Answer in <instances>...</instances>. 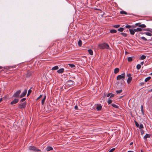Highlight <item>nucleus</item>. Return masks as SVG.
Here are the masks:
<instances>
[{
  "label": "nucleus",
  "mask_w": 152,
  "mask_h": 152,
  "mask_svg": "<svg viewBox=\"0 0 152 152\" xmlns=\"http://www.w3.org/2000/svg\"><path fill=\"white\" fill-rule=\"evenodd\" d=\"M119 71V69L118 68H116L114 70V73H117Z\"/></svg>",
  "instance_id": "18"
},
{
  "label": "nucleus",
  "mask_w": 152,
  "mask_h": 152,
  "mask_svg": "<svg viewBox=\"0 0 152 152\" xmlns=\"http://www.w3.org/2000/svg\"><path fill=\"white\" fill-rule=\"evenodd\" d=\"M127 152H133V151H129Z\"/></svg>",
  "instance_id": "52"
},
{
  "label": "nucleus",
  "mask_w": 152,
  "mask_h": 152,
  "mask_svg": "<svg viewBox=\"0 0 152 152\" xmlns=\"http://www.w3.org/2000/svg\"><path fill=\"white\" fill-rule=\"evenodd\" d=\"M114 96V94H113L111 93V94H110V98H111V97H113Z\"/></svg>",
  "instance_id": "43"
},
{
  "label": "nucleus",
  "mask_w": 152,
  "mask_h": 152,
  "mask_svg": "<svg viewBox=\"0 0 152 152\" xmlns=\"http://www.w3.org/2000/svg\"><path fill=\"white\" fill-rule=\"evenodd\" d=\"M125 73H124L122 74L121 75H118L117 77V79L118 80H120L121 79L123 80L125 78Z\"/></svg>",
  "instance_id": "2"
},
{
  "label": "nucleus",
  "mask_w": 152,
  "mask_h": 152,
  "mask_svg": "<svg viewBox=\"0 0 152 152\" xmlns=\"http://www.w3.org/2000/svg\"><path fill=\"white\" fill-rule=\"evenodd\" d=\"M115 148H113L109 151V152H113L115 150Z\"/></svg>",
  "instance_id": "36"
},
{
  "label": "nucleus",
  "mask_w": 152,
  "mask_h": 152,
  "mask_svg": "<svg viewBox=\"0 0 152 152\" xmlns=\"http://www.w3.org/2000/svg\"><path fill=\"white\" fill-rule=\"evenodd\" d=\"M121 34L123 35V36L124 37H126L127 36V34L126 33H121Z\"/></svg>",
  "instance_id": "33"
},
{
  "label": "nucleus",
  "mask_w": 152,
  "mask_h": 152,
  "mask_svg": "<svg viewBox=\"0 0 152 152\" xmlns=\"http://www.w3.org/2000/svg\"><path fill=\"white\" fill-rule=\"evenodd\" d=\"M58 69V67L57 66H55L53 67L52 69V70H57Z\"/></svg>",
  "instance_id": "14"
},
{
  "label": "nucleus",
  "mask_w": 152,
  "mask_h": 152,
  "mask_svg": "<svg viewBox=\"0 0 152 152\" xmlns=\"http://www.w3.org/2000/svg\"><path fill=\"white\" fill-rule=\"evenodd\" d=\"M133 144V142H131L130 143V145H132Z\"/></svg>",
  "instance_id": "47"
},
{
  "label": "nucleus",
  "mask_w": 152,
  "mask_h": 152,
  "mask_svg": "<svg viewBox=\"0 0 152 152\" xmlns=\"http://www.w3.org/2000/svg\"><path fill=\"white\" fill-rule=\"evenodd\" d=\"M140 64L142 65H143V64L144 62H141L140 63Z\"/></svg>",
  "instance_id": "46"
},
{
  "label": "nucleus",
  "mask_w": 152,
  "mask_h": 152,
  "mask_svg": "<svg viewBox=\"0 0 152 152\" xmlns=\"http://www.w3.org/2000/svg\"><path fill=\"white\" fill-rule=\"evenodd\" d=\"M31 89H29L28 90V93L27 95V96H28L31 92Z\"/></svg>",
  "instance_id": "32"
},
{
  "label": "nucleus",
  "mask_w": 152,
  "mask_h": 152,
  "mask_svg": "<svg viewBox=\"0 0 152 152\" xmlns=\"http://www.w3.org/2000/svg\"><path fill=\"white\" fill-rule=\"evenodd\" d=\"M26 105V103L25 102H24L20 104L19 105V107L20 109H22L25 108Z\"/></svg>",
  "instance_id": "5"
},
{
  "label": "nucleus",
  "mask_w": 152,
  "mask_h": 152,
  "mask_svg": "<svg viewBox=\"0 0 152 152\" xmlns=\"http://www.w3.org/2000/svg\"><path fill=\"white\" fill-rule=\"evenodd\" d=\"M142 133H143V132H141V134H142Z\"/></svg>",
  "instance_id": "57"
},
{
  "label": "nucleus",
  "mask_w": 152,
  "mask_h": 152,
  "mask_svg": "<svg viewBox=\"0 0 152 152\" xmlns=\"http://www.w3.org/2000/svg\"><path fill=\"white\" fill-rule=\"evenodd\" d=\"M69 65L71 68H75V65L73 64H69Z\"/></svg>",
  "instance_id": "28"
},
{
  "label": "nucleus",
  "mask_w": 152,
  "mask_h": 152,
  "mask_svg": "<svg viewBox=\"0 0 152 152\" xmlns=\"http://www.w3.org/2000/svg\"><path fill=\"white\" fill-rule=\"evenodd\" d=\"M129 31L130 32V33L131 35H133L135 33V31H134V29H129Z\"/></svg>",
  "instance_id": "11"
},
{
  "label": "nucleus",
  "mask_w": 152,
  "mask_h": 152,
  "mask_svg": "<svg viewBox=\"0 0 152 152\" xmlns=\"http://www.w3.org/2000/svg\"><path fill=\"white\" fill-rule=\"evenodd\" d=\"M122 90H120L116 91V92L117 94H119L121 93L122 92Z\"/></svg>",
  "instance_id": "22"
},
{
  "label": "nucleus",
  "mask_w": 152,
  "mask_h": 152,
  "mask_svg": "<svg viewBox=\"0 0 152 152\" xmlns=\"http://www.w3.org/2000/svg\"><path fill=\"white\" fill-rule=\"evenodd\" d=\"M135 124L136 126L137 127H138L139 126V124L136 121H135Z\"/></svg>",
  "instance_id": "40"
},
{
  "label": "nucleus",
  "mask_w": 152,
  "mask_h": 152,
  "mask_svg": "<svg viewBox=\"0 0 152 152\" xmlns=\"http://www.w3.org/2000/svg\"><path fill=\"white\" fill-rule=\"evenodd\" d=\"M39 98H40L39 97L37 99V100H38L39 99Z\"/></svg>",
  "instance_id": "54"
},
{
  "label": "nucleus",
  "mask_w": 152,
  "mask_h": 152,
  "mask_svg": "<svg viewBox=\"0 0 152 152\" xmlns=\"http://www.w3.org/2000/svg\"><path fill=\"white\" fill-rule=\"evenodd\" d=\"M112 102V101L110 99H108V101H107V103H108V104H111Z\"/></svg>",
  "instance_id": "34"
},
{
  "label": "nucleus",
  "mask_w": 152,
  "mask_h": 152,
  "mask_svg": "<svg viewBox=\"0 0 152 152\" xmlns=\"http://www.w3.org/2000/svg\"><path fill=\"white\" fill-rule=\"evenodd\" d=\"M112 105L114 107H115V108H117L118 107V106H117V105H116V104H112Z\"/></svg>",
  "instance_id": "31"
},
{
  "label": "nucleus",
  "mask_w": 152,
  "mask_h": 152,
  "mask_svg": "<svg viewBox=\"0 0 152 152\" xmlns=\"http://www.w3.org/2000/svg\"><path fill=\"white\" fill-rule=\"evenodd\" d=\"M78 45L80 47L82 45V41L80 40H79L78 42Z\"/></svg>",
  "instance_id": "27"
},
{
  "label": "nucleus",
  "mask_w": 152,
  "mask_h": 152,
  "mask_svg": "<svg viewBox=\"0 0 152 152\" xmlns=\"http://www.w3.org/2000/svg\"><path fill=\"white\" fill-rule=\"evenodd\" d=\"M141 107V110H142V109H143L142 106V105Z\"/></svg>",
  "instance_id": "53"
},
{
  "label": "nucleus",
  "mask_w": 152,
  "mask_h": 152,
  "mask_svg": "<svg viewBox=\"0 0 152 152\" xmlns=\"http://www.w3.org/2000/svg\"><path fill=\"white\" fill-rule=\"evenodd\" d=\"M119 25H115L113 26V27L115 28H117L119 27Z\"/></svg>",
  "instance_id": "35"
},
{
  "label": "nucleus",
  "mask_w": 152,
  "mask_h": 152,
  "mask_svg": "<svg viewBox=\"0 0 152 152\" xmlns=\"http://www.w3.org/2000/svg\"><path fill=\"white\" fill-rule=\"evenodd\" d=\"M70 82H72V81H70Z\"/></svg>",
  "instance_id": "59"
},
{
  "label": "nucleus",
  "mask_w": 152,
  "mask_h": 152,
  "mask_svg": "<svg viewBox=\"0 0 152 152\" xmlns=\"http://www.w3.org/2000/svg\"><path fill=\"white\" fill-rule=\"evenodd\" d=\"M28 149L30 150L36 152H38L40 151V150L39 149L33 146H29Z\"/></svg>",
  "instance_id": "3"
},
{
  "label": "nucleus",
  "mask_w": 152,
  "mask_h": 152,
  "mask_svg": "<svg viewBox=\"0 0 152 152\" xmlns=\"http://www.w3.org/2000/svg\"><path fill=\"white\" fill-rule=\"evenodd\" d=\"M120 13L121 14H122V15H127V13L126 12L124 11H121L120 12Z\"/></svg>",
  "instance_id": "16"
},
{
  "label": "nucleus",
  "mask_w": 152,
  "mask_h": 152,
  "mask_svg": "<svg viewBox=\"0 0 152 152\" xmlns=\"http://www.w3.org/2000/svg\"><path fill=\"white\" fill-rule=\"evenodd\" d=\"M151 78V77H148L147 78H146L145 79V82H147V81H149Z\"/></svg>",
  "instance_id": "24"
},
{
  "label": "nucleus",
  "mask_w": 152,
  "mask_h": 152,
  "mask_svg": "<svg viewBox=\"0 0 152 152\" xmlns=\"http://www.w3.org/2000/svg\"><path fill=\"white\" fill-rule=\"evenodd\" d=\"M111 94V93H109L108 94H107V97H109L110 95Z\"/></svg>",
  "instance_id": "45"
},
{
  "label": "nucleus",
  "mask_w": 152,
  "mask_h": 152,
  "mask_svg": "<svg viewBox=\"0 0 152 152\" xmlns=\"http://www.w3.org/2000/svg\"><path fill=\"white\" fill-rule=\"evenodd\" d=\"M21 92V91L19 90L17 91L13 95V96L15 97H18L19 96V95Z\"/></svg>",
  "instance_id": "6"
},
{
  "label": "nucleus",
  "mask_w": 152,
  "mask_h": 152,
  "mask_svg": "<svg viewBox=\"0 0 152 152\" xmlns=\"http://www.w3.org/2000/svg\"><path fill=\"white\" fill-rule=\"evenodd\" d=\"M151 75H152V72L151 74Z\"/></svg>",
  "instance_id": "56"
},
{
  "label": "nucleus",
  "mask_w": 152,
  "mask_h": 152,
  "mask_svg": "<svg viewBox=\"0 0 152 152\" xmlns=\"http://www.w3.org/2000/svg\"><path fill=\"white\" fill-rule=\"evenodd\" d=\"M150 137V135L149 134H146L144 137V139H146L147 138L149 137Z\"/></svg>",
  "instance_id": "23"
},
{
  "label": "nucleus",
  "mask_w": 152,
  "mask_h": 152,
  "mask_svg": "<svg viewBox=\"0 0 152 152\" xmlns=\"http://www.w3.org/2000/svg\"><path fill=\"white\" fill-rule=\"evenodd\" d=\"M18 99H15L14 100L12 101L11 102V104H14L17 103L18 102Z\"/></svg>",
  "instance_id": "8"
},
{
  "label": "nucleus",
  "mask_w": 152,
  "mask_h": 152,
  "mask_svg": "<svg viewBox=\"0 0 152 152\" xmlns=\"http://www.w3.org/2000/svg\"><path fill=\"white\" fill-rule=\"evenodd\" d=\"M134 31L135 32L141 31H142V29L140 28H137L134 29Z\"/></svg>",
  "instance_id": "10"
},
{
  "label": "nucleus",
  "mask_w": 152,
  "mask_h": 152,
  "mask_svg": "<svg viewBox=\"0 0 152 152\" xmlns=\"http://www.w3.org/2000/svg\"><path fill=\"white\" fill-rule=\"evenodd\" d=\"M53 149V148L51 147H48L47 148V150L49 151L52 150Z\"/></svg>",
  "instance_id": "20"
},
{
  "label": "nucleus",
  "mask_w": 152,
  "mask_h": 152,
  "mask_svg": "<svg viewBox=\"0 0 152 152\" xmlns=\"http://www.w3.org/2000/svg\"><path fill=\"white\" fill-rule=\"evenodd\" d=\"M148 91H152V89H151L149 90H148Z\"/></svg>",
  "instance_id": "48"
},
{
  "label": "nucleus",
  "mask_w": 152,
  "mask_h": 152,
  "mask_svg": "<svg viewBox=\"0 0 152 152\" xmlns=\"http://www.w3.org/2000/svg\"><path fill=\"white\" fill-rule=\"evenodd\" d=\"M64 68H61L57 71V72L58 73H62L64 72Z\"/></svg>",
  "instance_id": "9"
},
{
  "label": "nucleus",
  "mask_w": 152,
  "mask_h": 152,
  "mask_svg": "<svg viewBox=\"0 0 152 152\" xmlns=\"http://www.w3.org/2000/svg\"><path fill=\"white\" fill-rule=\"evenodd\" d=\"M98 47L101 49H110V48L108 45L105 43L99 44L98 45Z\"/></svg>",
  "instance_id": "1"
},
{
  "label": "nucleus",
  "mask_w": 152,
  "mask_h": 152,
  "mask_svg": "<svg viewBox=\"0 0 152 152\" xmlns=\"http://www.w3.org/2000/svg\"><path fill=\"white\" fill-rule=\"evenodd\" d=\"M124 28H121L118 29V30L119 31L122 32L124 30Z\"/></svg>",
  "instance_id": "30"
},
{
  "label": "nucleus",
  "mask_w": 152,
  "mask_h": 152,
  "mask_svg": "<svg viewBox=\"0 0 152 152\" xmlns=\"http://www.w3.org/2000/svg\"><path fill=\"white\" fill-rule=\"evenodd\" d=\"M146 56L145 55H142L140 57V59L141 60H143L146 58Z\"/></svg>",
  "instance_id": "25"
},
{
  "label": "nucleus",
  "mask_w": 152,
  "mask_h": 152,
  "mask_svg": "<svg viewBox=\"0 0 152 152\" xmlns=\"http://www.w3.org/2000/svg\"><path fill=\"white\" fill-rule=\"evenodd\" d=\"M145 33L147 36H151L152 35V34L151 33L149 32H147Z\"/></svg>",
  "instance_id": "29"
},
{
  "label": "nucleus",
  "mask_w": 152,
  "mask_h": 152,
  "mask_svg": "<svg viewBox=\"0 0 152 152\" xmlns=\"http://www.w3.org/2000/svg\"><path fill=\"white\" fill-rule=\"evenodd\" d=\"M102 108V107L101 105H98L96 107V110L98 111L100 110Z\"/></svg>",
  "instance_id": "12"
},
{
  "label": "nucleus",
  "mask_w": 152,
  "mask_h": 152,
  "mask_svg": "<svg viewBox=\"0 0 152 152\" xmlns=\"http://www.w3.org/2000/svg\"><path fill=\"white\" fill-rule=\"evenodd\" d=\"M117 31L115 29H111L110 31V32L112 33H116Z\"/></svg>",
  "instance_id": "15"
},
{
  "label": "nucleus",
  "mask_w": 152,
  "mask_h": 152,
  "mask_svg": "<svg viewBox=\"0 0 152 152\" xmlns=\"http://www.w3.org/2000/svg\"><path fill=\"white\" fill-rule=\"evenodd\" d=\"M2 68V67L1 66H0V69H1Z\"/></svg>",
  "instance_id": "51"
},
{
  "label": "nucleus",
  "mask_w": 152,
  "mask_h": 152,
  "mask_svg": "<svg viewBox=\"0 0 152 152\" xmlns=\"http://www.w3.org/2000/svg\"><path fill=\"white\" fill-rule=\"evenodd\" d=\"M27 90L26 89L23 92L20 96H19V97L21 98L22 97L24 96L27 93Z\"/></svg>",
  "instance_id": "7"
},
{
  "label": "nucleus",
  "mask_w": 152,
  "mask_h": 152,
  "mask_svg": "<svg viewBox=\"0 0 152 152\" xmlns=\"http://www.w3.org/2000/svg\"><path fill=\"white\" fill-rule=\"evenodd\" d=\"M88 52L91 55H92L93 54V51L89 49L88 50Z\"/></svg>",
  "instance_id": "19"
},
{
  "label": "nucleus",
  "mask_w": 152,
  "mask_h": 152,
  "mask_svg": "<svg viewBox=\"0 0 152 152\" xmlns=\"http://www.w3.org/2000/svg\"><path fill=\"white\" fill-rule=\"evenodd\" d=\"M46 98V96L45 95L44 96V98L42 100V105L45 102V100Z\"/></svg>",
  "instance_id": "17"
},
{
  "label": "nucleus",
  "mask_w": 152,
  "mask_h": 152,
  "mask_svg": "<svg viewBox=\"0 0 152 152\" xmlns=\"http://www.w3.org/2000/svg\"><path fill=\"white\" fill-rule=\"evenodd\" d=\"M26 100V98H23V99H22L20 101V102H24V101H25V100Z\"/></svg>",
  "instance_id": "37"
},
{
  "label": "nucleus",
  "mask_w": 152,
  "mask_h": 152,
  "mask_svg": "<svg viewBox=\"0 0 152 152\" xmlns=\"http://www.w3.org/2000/svg\"><path fill=\"white\" fill-rule=\"evenodd\" d=\"M75 110H77L78 109V107L77 105H76L75 107Z\"/></svg>",
  "instance_id": "44"
},
{
  "label": "nucleus",
  "mask_w": 152,
  "mask_h": 152,
  "mask_svg": "<svg viewBox=\"0 0 152 152\" xmlns=\"http://www.w3.org/2000/svg\"><path fill=\"white\" fill-rule=\"evenodd\" d=\"M2 98H1L0 99V102L2 101Z\"/></svg>",
  "instance_id": "50"
},
{
  "label": "nucleus",
  "mask_w": 152,
  "mask_h": 152,
  "mask_svg": "<svg viewBox=\"0 0 152 152\" xmlns=\"http://www.w3.org/2000/svg\"><path fill=\"white\" fill-rule=\"evenodd\" d=\"M141 25L140 23H137L135 24V25L136 26H138L139 27V26Z\"/></svg>",
  "instance_id": "42"
},
{
  "label": "nucleus",
  "mask_w": 152,
  "mask_h": 152,
  "mask_svg": "<svg viewBox=\"0 0 152 152\" xmlns=\"http://www.w3.org/2000/svg\"><path fill=\"white\" fill-rule=\"evenodd\" d=\"M133 57H129L128 58V61L129 62H131L133 60Z\"/></svg>",
  "instance_id": "13"
},
{
  "label": "nucleus",
  "mask_w": 152,
  "mask_h": 152,
  "mask_svg": "<svg viewBox=\"0 0 152 152\" xmlns=\"http://www.w3.org/2000/svg\"><path fill=\"white\" fill-rule=\"evenodd\" d=\"M142 133H143V132H141V134H142Z\"/></svg>",
  "instance_id": "58"
},
{
  "label": "nucleus",
  "mask_w": 152,
  "mask_h": 152,
  "mask_svg": "<svg viewBox=\"0 0 152 152\" xmlns=\"http://www.w3.org/2000/svg\"><path fill=\"white\" fill-rule=\"evenodd\" d=\"M131 26L130 25H126V26L125 27L126 28H130L131 27Z\"/></svg>",
  "instance_id": "41"
},
{
  "label": "nucleus",
  "mask_w": 152,
  "mask_h": 152,
  "mask_svg": "<svg viewBox=\"0 0 152 152\" xmlns=\"http://www.w3.org/2000/svg\"><path fill=\"white\" fill-rule=\"evenodd\" d=\"M42 95H40L39 96V97L40 98H41V97H42Z\"/></svg>",
  "instance_id": "49"
},
{
  "label": "nucleus",
  "mask_w": 152,
  "mask_h": 152,
  "mask_svg": "<svg viewBox=\"0 0 152 152\" xmlns=\"http://www.w3.org/2000/svg\"><path fill=\"white\" fill-rule=\"evenodd\" d=\"M141 38V39H143L144 40H145V41H147V39H146L144 37H142Z\"/></svg>",
  "instance_id": "39"
},
{
  "label": "nucleus",
  "mask_w": 152,
  "mask_h": 152,
  "mask_svg": "<svg viewBox=\"0 0 152 152\" xmlns=\"http://www.w3.org/2000/svg\"><path fill=\"white\" fill-rule=\"evenodd\" d=\"M141 66L140 64H138L137 65L136 68L137 69H139L141 68Z\"/></svg>",
  "instance_id": "26"
},
{
  "label": "nucleus",
  "mask_w": 152,
  "mask_h": 152,
  "mask_svg": "<svg viewBox=\"0 0 152 152\" xmlns=\"http://www.w3.org/2000/svg\"><path fill=\"white\" fill-rule=\"evenodd\" d=\"M127 77L128 78L127 80V82L128 83H129L132 80V78L131 77V75L130 74H127L126 75Z\"/></svg>",
  "instance_id": "4"
},
{
  "label": "nucleus",
  "mask_w": 152,
  "mask_h": 152,
  "mask_svg": "<svg viewBox=\"0 0 152 152\" xmlns=\"http://www.w3.org/2000/svg\"><path fill=\"white\" fill-rule=\"evenodd\" d=\"M146 26L144 24H141L140 26H139V27L142 28H145L146 27Z\"/></svg>",
  "instance_id": "21"
},
{
  "label": "nucleus",
  "mask_w": 152,
  "mask_h": 152,
  "mask_svg": "<svg viewBox=\"0 0 152 152\" xmlns=\"http://www.w3.org/2000/svg\"><path fill=\"white\" fill-rule=\"evenodd\" d=\"M141 152H143L142 150H141Z\"/></svg>",
  "instance_id": "55"
},
{
  "label": "nucleus",
  "mask_w": 152,
  "mask_h": 152,
  "mask_svg": "<svg viewBox=\"0 0 152 152\" xmlns=\"http://www.w3.org/2000/svg\"><path fill=\"white\" fill-rule=\"evenodd\" d=\"M139 128L140 129H142V128H143V125L142 124H141L139 126Z\"/></svg>",
  "instance_id": "38"
}]
</instances>
